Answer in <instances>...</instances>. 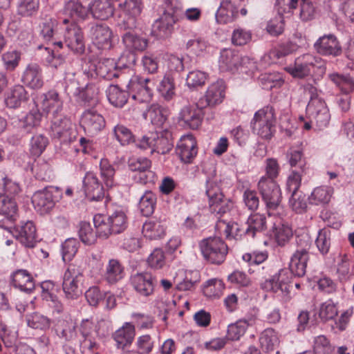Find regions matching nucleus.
Returning <instances> with one entry per match:
<instances>
[{"instance_id":"obj_25","label":"nucleus","mask_w":354,"mask_h":354,"mask_svg":"<svg viewBox=\"0 0 354 354\" xmlns=\"http://www.w3.org/2000/svg\"><path fill=\"white\" fill-rule=\"evenodd\" d=\"M225 86L223 80H218L211 84L204 95L198 101L201 107L214 106L221 104L225 98Z\"/></svg>"},{"instance_id":"obj_23","label":"nucleus","mask_w":354,"mask_h":354,"mask_svg":"<svg viewBox=\"0 0 354 354\" xmlns=\"http://www.w3.org/2000/svg\"><path fill=\"white\" fill-rule=\"evenodd\" d=\"M125 17L120 24L124 30H133L136 27V17L140 15L142 9V0H125L119 4Z\"/></svg>"},{"instance_id":"obj_50","label":"nucleus","mask_w":354,"mask_h":354,"mask_svg":"<svg viewBox=\"0 0 354 354\" xmlns=\"http://www.w3.org/2000/svg\"><path fill=\"white\" fill-rule=\"evenodd\" d=\"M157 202L156 194L152 191L146 190L140 198L138 208L142 216H150L155 210Z\"/></svg>"},{"instance_id":"obj_44","label":"nucleus","mask_w":354,"mask_h":354,"mask_svg":"<svg viewBox=\"0 0 354 354\" xmlns=\"http://www.w3.org/2000/svg\"><path fill=\"white\" fill-rule=\"evenodd\" d=\"M127 30L122 37L126 48L131 51H143L145 50L148 45V40L135 33L132 30Z\"/></svg>"},{"instance_id":"obj_33","label":"nucleus","mask_w":354,"mask_h":354,"mask_svg":"<svg viewBox=\"0 0 354 354\" xmlns=\"http://www.w3.org/2000/svg\"><path fill=\"white\" fill-rule=\"evenodd\" d=\"M135 335V326L130 322H125L113 333L112 338L116 348L124 350L132 344Z\"/></svg>"},{"instance_id":"obj_21","label":"nucleus","mask_w":354,"mask_h":354,"mask_svg":"<svg viewBox=\"0 0 354 354\" xmlns=\"http://www.w3.org/2000/svg\"><path fill=\"white\" fill-rule=\"evenodd\" d=\"M80 124L87 135L94 136L105 128L106 120L94 109H87L81 115Z\"/></svg>"},{"instance_id":"obj_35","label":"nucleus","mask_w":354,"mask_h":354,"mask_svg":"<svg viewBox=\"0 0 354 354\" xmlns=\"http://www.w3.org/2000/svg\"><path fill=\"white\" fill-rule=\"evenodd\" d=\"M89 15L100 20H106L113 17L114 6L109 0H95L88 4Z\"/></svg>"},{"instance_id":"obj_36","label":"nucleus","mask_w":354,"mask_h":354,"mask_svg":"<svg viewBox=\"0 0 354 354\" xmlns=\"http://www.w3.org/2000/svg\"><path fill=\"white\" fill-rule=\"evenodd\" d=\"M25 84L32 89H39L44 85L42 71L37 64L28 65L22 77Z\"/></svg>"},{"instance_id":"obj_41","label":"nucleus","mask_w":354,"mask_h":354,"mask_svg":"<svg viewBox=\"0 0 354 354\" xmlns=\"http://www.w3.org/2000/svg\"><path fill=\"white\" fill-rule=\"evenodd\" d=\"M124 268L118 259H111L106 267L105 280L109 284H115L124 278Z\"/></svg>"},{"instance_id":"obj_16","label":"nucleus","mask_w":354,"mask_h":354,"mask_svg":"<svg viewBox=\"0 0 354 354\" xmlns=\"http://www.w3.org/2000/svg\"><path fill=\"white\" fill-rule=\"evenodd\" d=\"M306 114L311 122L319 129H323L328 126L330 119L329 110L325 102L319 97H312L306 106Z\"/></svg>"},{"instance_id":"obj_8","label":"nucleus","mask_w":354,"mask_h":354,"mask_svg":"<svg viewBox=\"0 0 354 354\" xmlns=\"http://www.w3.org/2000/svg\"><path fill=\"white\" fill-rule=\"evenodd\" d=\"M136 147L141 149H151V152L166 154L174 147L172 133L167 128L151 132L149 136H144L138 140Z\"/></svg>"},{"instance_id":"obj_24","label":"nucleus","mask_w":354,"mask_h":354,"mask_svg":"<svg viewBox=\"0 0 354 354\" xmlns=\"http://www.w3.org/2000/svg\"><path fill=\"white\" fill-rule=\"evenodd\" d=\"M89 36L95 46L99 49L111 46L112 31L105 24L92 23L90 25Z\"/></svg>"},{"instance_id":"obj_61","label":"nucleus","mask_w":354,"mask_h":354,"mask_svg":"<svg viewBox=\"0 0 354 354\" xmlns=\"http://www.w3.org/2000/svg\"><path fill=\"white\" fill-rule=\"evenodd\" d=\"M133 325L138 330H149L154 326L155 319L149 314L142 313H133L131 315Z\"/></svg>"},{"instance_id":"obj_5","label":"nucleus","mask_w":354,"mask_h":354,"mask_svg":"<svg viewBox=\"0 0 354 354\" xmlns=\"http://www.w3.org/2000/svg\"><path fill=\"white\" fill-rule=\"evenodd\" d=\"M295 241L297 248L291 256L289 268L287 269L293 273L295 277H301L306 272L313 241L308 234L297 236Z\"/></svg>"},{"instance_id":"obj_38","label":"nucleus","mask_w":354,"mask_h":354,"mask_svg":"<svg viewBox=\"0 0 354 354\" xmlns=\"http://www.w3.org/2000/svg\"><path fill=\"white\" fill-rule=\"evenodd\" d=\"M246 227L244 229L245 235L254 238L256 234L264 231L266 226V217L263 214H252L246 221Z\"/></svg>"},{"instance_id":"obj_17","label":"nucleus","mask_w":354,"mask_h":354,"mask_svg":"<svg viewBox=\"0 0 354 354\" xmlns=\"http://www.w3.org/2000/svg\"><path fill=\"white\" fill-rule=\"evenodd\" d=\"M1 227L8 230L13 237L25 248H33L35 247L37 243V230L32 221H21L13 227Z\"/></svg>"},{"instance_id":"obj_52","label":"nucleus","mask_w":354,"mask_h":354,"mask_svg":"<svg viewBox=\"0 0 354 354\" xmlns=\"http://www.w3.org/2000/svg\"><path fill=\"white\" fill-rule=\"evenodd\" d=\"M273 235L279 246H285L292 237L293 232L288 223H279L273 227Z\"/></svg>"},{"instance_id":"obj_62","label":"nucleus","mask_w":354,"mask_h":354,"mask_svg":"<svg viewBox=\"0 0 354 354\" xmlns=\"http://www.w3.org/2000/svg\"><path fill=\"white\" fill-rule=\"evenodd\" d=\"M80 243L75 238H68L62 244L61 253L64 262H70L77 254Z\"/></svg>"},{"instance_id":"obj_53","label":"nucleus","mask_w":354,"mask_h":354,"mask_svg":"<svg viewBox=\"0 0 354 354\" xmlns=\"http://www.w3.org/2000/svg\"><path fill=\"white\" fill-rule=\"evenodd\" d=\"M93 224L99 238L107 239L110 235L114 234L108 216L97 214L93 216Z\"/></svg>"},{"instance_id":"obj_46","label":"nucleus","mask_w":354,"mask_h":354,"mask_svg":"<svg viewBox=\"0 0 354 354\" xmlns=\"http://www.w3.org/2000/svg\"><path fill=\"white\" fill-rule=\"evenodd\" d=\"M149 114L151 123L162 128H167V122L169 115L167 108L160 106L158 104H153L149 109Z\"/></svg>"},{"instance_id":"obj_30","label":"nucleus","mask_w":354,"mask_h":354,"mask_svg":"<svg viewBox=\"0 0 354 354\" xmlns=\"http://www.w3.org/2000/svg\"><path fill=\"white\" fill-rule=\"evenodd\" d=\"M108 218L114 234L123 232L128 226L127 209L124 206L112 204L108 209Z\"/></svg>"},{"instance_id":"obj_54","label":"nucleus","mask_w":354,"mask_h":354,"mask_svg":"<svg viewBox=\"0 0 354 354\" xmlns=\"http://www.w3.org/2000/svg\"><path fill=\"white\" fill-rule=\"evenodd\" d=\"M100 176L104 184L108 188H111L115 185V169L113 165L107 158H102L100 162Z\"/></svg>"},{"instance_id":"obj_12","label":"nucleus","mask_w":354,"mask_h":354,"mask_svg":"<svg viewBox=\"0 0 354 354\" xmlns=\"http://www.w3.org/2000/svg\"><path fill=\"white\" fill-rule=\"evenodd\" d=\"M84 269L77 263L69 264L63 278L62 288L66 299H77L82 294L79 283L83 277Z\"/></svg>"},{"instance_id":"obj_4","label":"nucleus","mask_w":354,"mask_h":354,"mask_svg":"<svg viewBox=\"0 0 354 354\" xmlns=\"http://www.w3.org/2000/svg\"><path fill=\"white\" fill-rule=\"evenodd\" d=\"M205 194L208 198L209 211L221 217L234 207L233 201L225 197L216 180L208 178L205 182Z\"/></svg>"},{"instance_id":"obj_1","label":"nucleus","mask_w":354,"mask_h":354,"mask_svg":"<svg viewBox=\"0 0 354 354\" xmlns=\"http://www.w3.org/2000/svg\"><path fill=\"white\" fill-rule=\"evenodd\" d=\"M259 272H261L263 278H266L267 276L270 277L260 283L262 290L274 293L280 290L286 297L283 298L284 301L287 302L290 300V294L292 288L293 277H295L293 273L287 268H283L280 269L277 273L272 274L273 268L269 264L259 268Z\"/></svg>"},{"instance_id":"obj_26","label":"nucleus","mask_w":354,"mask_h":354,"mask_svg":"<svg viewBox=\"0 0 354 354\" xmlns=\"http://www.w3.org/2000/svg\"><path fill=\"white\" fill-rule=\"evenodd\" d=\"M315 50L322 56L337 57L342 53V46L337 37L333 35L320 37L314 44Z\"/></svg>"},{"instance_id":"obj_58","label":"nucleus","mask_w":354,"mask_h":354,"mask_svg":"<svg viewBox=\"0 0 354 354\" xmlns=\"http://www.w3.org/2000/svg\"><path fill=\"white\" fill-rule=\"evenodd\" d=\"M49 144L48 138L42 134L34 135L30 140L29 151L32 156L39 158Z\"/></svg>"},{"instance_id":"obj_6","label":"nucleus","mask_w":354,"mask_h":354,"mask_svg":"<svg viewBox=\"0 0 354 354\" xmlns=\"http://www.w3.org/2000/svg\"><path fill=\"white\" fill-rule=\"evenodd\" d=\"M254 133L262 139L270 140L276 132V113L274 108L268 105L257 111L251 121Z\"/></svg>"},{"instance_id":"obj_14","label":"nucleus","mask_w":354,"mask_h":354,"mask_svg":"<svg viewBox=\"0 0 354 354\" xmlns=\"http://www.w3.org/2000/svg\"><path fill=\"white\" fill-rule=\"evenodd\" d=\"M62 192L57 187L49 186L38 190L32 197L35 209L43 214L51 209L56 202L62 198Z\"/></svg>"},{"instance_id":"obj_64","label":"nucleus","mask_w":354,"mask_h":354,"mask_svg":"<svg viewBox=\"0 0 354 354\" xmlns=\"http://www.w3.org/2000/svg\"><path fill=\"white\" fill-rule=\"evenodd\" d=\"M135 346L140 354H151L155 346V341L150 335L144 334L137 337Z\"/></svg>"},{"instance_id":"obj_2","label":"nucleus","mask_w":354,"mask_h":354,"mask_svg":"<svg viewBox=\"0 0 354 354\" xmlns=\"http://www.w3.org/2000/svg\"><path fill=\"white\" fill-rule=\"evenodd\" d=\"M285 71L295 78L304 79L309 75L322 78L326 71V62L313 54L305 53L295 58L294 64Z\"/></svg>"},{"instance_id":"obj_51","label":"nucleus","mask_w":354,"mask_h":354,"mask_svg":"<svg viewBox=\"0 0 354 354\" xmlns=\"http://www.w3.org/2000/svg\"><path fill=\"white\" fill-rule=\"evenodd\" d=\"M113 134L115 140L122 146L129 145L131 143H138L131 129L123 124H116L113 129Z\"/></svg>"},{"instance_id":"obj_45","label":"nucleus","mask_w":354,"mask_h":354,"mask_svg":"<svg viewBox=\"0 0 354 354\" xmlns=\"http://www.w3.org/2000/svg\"><path fill=\"white\" fill-rule=\"evenodd\" d=\"M106 97L113 106L117 108L123 107L127 102L129 93L121 89L118 85L111 84L106 91Z\"/></svg>"},{"instance_id":"obj_11","label":"nucleus","mask_w":354,"mask_h":354,"mask_svg":"<svg viewBox=\"0 0 354 354\" xmlns=\"http://www.w3.org/2000/svg\"><path fill=\"white\" fill-rule=\"evenodd\" d=\"M257 189L268 212L278 208L282 200V194L275 180L261 176L257 183Z\"/></svg>"},{"instance_id":"obj_32","label":"nucleus","mask_w":354,"mask_h":354,"mask_svg":"<svg viewBox=\"0 0 354 354\" xmlns=\"http://www.w3.org/2000/svg\"><path fill=\"white\" fill-rule=\"evenodd\" d=\"M198 105V102L192 105L185 106L180 113V119L190 129H197L202 124L203 109Z\"/></svg>"},{"instance_id":"obj_20","label":"nucleus","mask_w":354,"mask_h":354,"mask_svg":"<svg viewBox=\"0 0 354 354\" xmlns=\"http://www.w3.org/2000/svg\"><path fill=\"white\" fill-rule=\"evenodd\" d=\"M64 25L65 45L75 54H83L85 50V41L82 28L75 22Z\"/></svg>"},{"instance_id":"obj_27","label":"nucleus","mask_w":354,"mask_h":354,"mask_svg":"<svg viewBox=\"0 0 354 354\" xmlns=\"http://www.w3.org/2000/svg\"><path fill=\"white\" fill-rule=\"evenodd\" d=\"M176 153L180 160L191 163L198 153L197 142L192 134L182 136L178 142Z\"/></svg>"},{"instance_id":"obj_43","label":"nucleus","mask_w":354,"mask_h":354,"mask_svg":"<svg viewBox=\"0 0 354 354\" xmlns=\"http://www.w3.org/2000/svg\"><path fill=\"white\" fill-rule=\"evenodd\" d=\"M77 326L71 320H59L55 326V333L57 335L65 342H71L77 336Z\"/></svg>"},{"instance_id":"obj_49","label":"nucleus","mask_w":354,"mask_h":354,"mask_svg":"<svg viewBox=\"0 0 354 354\" xmlns=\"http://www.w3.org/2000/svg\"><path fill=\"white\" fill-rule=\"evenodd\" d=\"M333 192V189L331 187H317L313 189L308 199L311 205H325L330 201Z\"/></svg>"},{"instance_id":"obj_37","label":"nucleus","mask_w":354,"mask_h":354,"mask_svg":"<svg viewBox=\"0 0 354 354\" xmlns=\"http://www.w3.org/2000/svg\"><path fill=\"white\" fill-rule=\"evenodd\" d=\"M28 100V94L24 86L17 84L13 86L7 93L5 104L8 108L17 109Z\"/></svg>"},{"instance_id":"obj_9","label":"nucleus","mask_w":354,"mask_h":354,"mask_svg":"<svg viewBox=\"0 0 354 354\" xmlns=\"http://www.w3.org/2000/svg\"><path fill=\"white\" fill-rule=\"evenodd\" d=\"M167 7L162 15L152 25L151 33L158 39L168 37L174 30V24L179 20L176 12L170 0H165Z\"/></svg>"},{"instance_id":"obj_59","label":"nucleus","mask_w":354,"mask_h":354,"mask_svg":"<svg viewBox=\"0 0 354 354\" xmlns=\"http://www.w3.org/2000/svg\"><path fill=\"white\" fill-rule=\"evenodd\" d=\"M248 326L249 323L245 319H239L230 324L227 327V339L232 341L239 340L245 333Z\"/></svg>"},{"instance_id":"obj_42","label":"nucleus","mask_w":354,"mask_h":354,"mask_svg":"<svg viewBox=\"0 0 354 354\" xmlns=\"http://www.w3.org/2000/svg\"><path fill=\"white\" fill-rule=\"evenodd\" d=\"M96 75L103 80H111L118 77L116 64L112 59H104L97 62L95 66Z\"/></svg>"},{"instance_id":"obj_57","label":"nucleus","mask_w":354,"mask_h":354,"mask_svg":"<svg viewBox=\"0 0 354 354\" xmlns=\"http://www.w3.org/2000/svg\"><path fill=\"white\" fill-rule=\"evenodd\" d=\"M286 158L291 167H299L302 173H305L306 160L301 149L292 147L286 153Z\"/></svg>"},{"instance_id":"obj_48","label":"nucleus","mask_w":354,"mask_h":354,"mask_svg":"<svg viewBox=\"0 0 354 354\" xmlns=\"http://www.w3.org/2000/svg\"><path fill=\"white\" fill-rule=\"evenodd\" d=\"M239 54L232 49L221 50L219 58V68L222 71H230L236 68L239 62Z\"/></svg>"},{"instance_id":"obj_55","label":"nucleus","mask_w":354,"mask_h":354,"mask_svg":"<svg viewBox=\"0 0 354 354\" xmlns=\"http://www.w3.org/2000/svg\"><path fill=\"white\" fill-rule=\"evenodd\" d=\"M259 81L262 88L266 90L280 88L284 83L282 75L277 72L263 73L259 76Z\"/></svg>"},{"instance_id":"obj_39","label":"nucleus","mask_w":354,"mask_h":354,"mask_svg":"<svg viewBox=\"0 0 354 354\" xmlns=\"http://www.w3.org/2000/svg\"><path fill=\"white\" fill-rule=\"evenodd\" d=\"M142 232L147 239L156 240L165 236V227L160 220L151 218L144 223Z\"/></svg>"},{"instance_id":"obj_40","label":"nucleus","mask_w":354,"mask_h":354,"mask_svg":"<svg viewBox=\"0 0 354 354\" xmlns=\"http://www.w3.org/2000/svg\"><path fill=\"white\" fill-rule=\"evenodd\" d=\"M259 340L263 351L268 353L277 349L280 342L277 333L272 328L263 330Z\"/></svg>"},{"instance_id":"obj_15","label":"nucleus","mask_w":354,"mask_h":354,"mask_svg":"<svg viewBox=\"0 0 354 354\" xmlns=\"http://www.w3.org/2000/svg\"><path fill=\"white\" fill-rule=\"evenodd\" d=\"M249 4V0H221L220 6L216 12V20L220 24H227L233 22L239 15L246 16L248 10L243 7L239 10L243 3L244 6Z\"/></svg>"},{"instance_id":"obj_47","label":"nucleus","mask_w":354,"mask_h":354,"mask_svg":"<svg viewBox=\"0 0 354 354\" xmlns=\"http://www.w3.org/2000/svg\"><path fill=\"white\" fill-rule=\"evenodd\" d=\"M157 91L165 101H171L176 95V84L171 73H167L160 82Z\"/></svg>"},{"instance_id":"obj_7","label":"nucleus","mask_w":354,"mask_h":354,"mask_svg":"<svg viewBox=\"0 0 354 354\" xmlns=\"http://www.w3.org/2000/svg\"><path fill=\"white\" fill-rule=\"evenodd\" d=\"M203 257L208 263L221 265L226 259L229 248L220 236L203 239L198 244Z\"/></svg>"},{"instance_id":"obj_22","label":"nucleus","mask_w":354,"mask_h":354,"mask_svg":"<svg viewBox=\"0 0 354 354\" xmlns=\"http://www.w3.org/2000/svg\"><path fill=\"white\" fill-rule=\"evenodd\" d=\"M149 82V78L134 75L130 79L127 86V92L129 95H131L133 100L140 103L149 102L153 97V91L147 85Z\"/></svg>"},{"instance_id":"obj_31","label":"nucleus","mask_w":354,"mask_h":354,"mask_svg":"<svg viewBox=\"0 0 354 354\" xmlns=\"http://www.w3.org/2000/svg\"><path fill=\"white\" fill-rule=\"evenodd\" d=\"M131 284L140 296L147 297L153 294V277L149 272H140L131 276Z\"/></svg>"},{"instance_id":"obj_29","label":"nucleus","mask_w":354,"mask_h":354,"mask_svg":"<svg viewBox=\"0 0 354 354\" xmlns=\"http://www.w3.org/2000/svg\"><path fill=\"white\" fill-rule=\"evenodd\" d=\"M83 189L86 197L90 201H99L104 197L103 185L93 172L86 173L83 179Z\"/></svg>"},{"instance_id":"obj_60","label":"nucleus","mask_w":354,"mask_h":354,"mask_svg":"<svg viewBox=\"0 0 354 354\" xmlns=\"http://www.w3.org/2000/svg\"><path fill=\"white\" fill-rule=\"evenodd\" d=\"M329 79L344 94H348L354 89V81L349 75H342L335 73L329 75Z\"/></svg>"},{"instance_id":"obj_28","label":"nucleus","mask_w":354,"mask_h":354,"mask_svg":"<svg viewBox=\"0 0 354 354\" xmlns=\"http://www.w3.org/2000/svg\"><path fill=\"white\" fill-rule=\"evenodd\" d=\"M37 100L43 111L46 113L52 111L53 115L62 113L63 110L64 101L55 89H50L38 95Z\"/></svg>"},{"instance_id":"obj_13","label":"nucleus","mask_w":354,"mask_h":354,"mask_svg":"<svg viewBox=\"0 0 354 354\" xmlns=\"http://www.w3.org/2000/svg\"><path fill=\"white\" fill-rule=\"evenodd\" d=\"M129 170L136 174L133 176V180L142 185L154 183L156 174L151 170V161L146 157H131L128 160Z\"/></svg>"},{"instance_id":"obj_3","label":"nucleus","mask_w":354,"mask_h":354,"mask_svg":"<svg viewBox=\"0 0 354 354\" xmlns=\"http://www.w3.org/2000/svg\"><path fill=\"white\" fill-rule=\"evenodd\" d=\"M325 0H277L276 8L279 13L293 14L298 9V16L303 22H308L321 15Z\"/></svg>"},{"instance_id":"obj_10","label":"nucleus","mask_w":354,"mask_h":354,"mask_svg":"<svg viewBox=\"0 0 354 354\" xmlns=\"http://www.w3.org/2000/svg\"><path fill=\"white\" fill-rule=\"evenodd\" d=\"M50 136L53 140H57L60 143L73 142L76 137V131L70 118L62 113L53 115Z\"/></svg>"},{"instance_id":"obj_34","label":"nucleus","mask_w":354,"mask_h":354,"mask_svg":"<svg viewBox=\"0 0 354 354\" xmlns=\"http://www.w3.org/2000/svg\"><path fill=\"white\" fill-rule=\"evenodd\" d=\"M10 284L16 289L30 293L35 289V280L32 274L25 269L14 271L10 277Z\"/></svg>"},{"instance_id":"obj_18","label":"nucleus","mask_w":354,"mask_h":354,"mask_svg":"<svg viewBox=\"0 0 354 354\" xmlns=\"http://www.w3.org/2000/svg\"><path fill=\"white\" fill-rule=\"evenodd\" d=\"M102 88V82H91L84 87H75L73 91L70 85H67L65 90L68 93H71L77 101L83 102L85 106H91L96 105L99 102V95Z\"/></svg>"},{"instance_id":"obj_19","label":"nucleus","mask_w":354,"mask_h":354,"mask_svg":"<svg viewBox=\"0 0 354 354\" xmlns=\"http://www.w3.org/2000/svg\"><path fill=\"white\" fill-rule=\"evenodd\" d=\"M62 15L64 17L63 24H70L71 22L77 24L88 19L89 8L84 6L80 0H65Z\"/></svg>"},{"instance_id":"obj_56","label":"nucleus","mask_w":354,"mask_h":354,"mask_svg":"<svg viewBox=\"0 0 354 354\" xmlns=\"http://www.w3.org/2000/svg\"><path fill=\"white\" fill-rule=\"evenodd\" d=\"M39 8V0H19L17 14L22 17L35 16Z\"/></svg>"},{"instance_id":"obj_63","label":"nucleus","mask_w":354,"mask_h":354,"mask_svg":"<svg viewBox=\"0 0 354 354\" xmlns=\"http://www.w3.org/2000/svg\"><path fill=\"white\" fill-rule=\"evenodd\" d=\"M42 113L37 109H32L21 120V127L26 132H30L34 127L40 124Z\"/></svg>"}]
</instances>
